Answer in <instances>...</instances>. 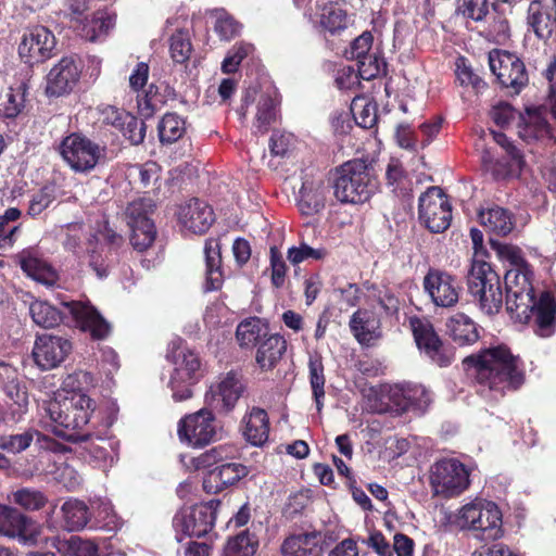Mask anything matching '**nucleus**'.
<instances>
[{
  "instance_id": "f257e3e1",
  "label": "nucleus",
  "mask_w": 556,
  "mask_h": 556,
  "mask_svg": "<svg viewBox=\"0 0 556 556\" xmlns=\"http://www.w3.org/2000/svg\"><path fill=\"white\" fill-rule=\"evenodd\" d=\"M498 255L510 263L506 270V309L510 317L526 324L534 316L536 333L547 338L555 331L556 302L549 292H543L539 301L531 283L532 271L525 263L521 250L509 244H498Z\"/></svg>"
},
{
  "instance_id": "f03ea898",
  "label": "nucleus",
  "mask_w": 556,
  "mask_h": 556,
  "mask_svg": "<svg viewBox=\"0 0 556 556\" xmlns=\"http://www.w3.org/2000/svg\"><path fill=\"white\" fill-rule=\"evenodd\" d=\"M39 425L43 430L72 442L90 440L93 433L84 430L96 414V402L86 393L54 392L42 404Z\"/></svg>"
},
{
  "instance_id": "7ed1b4c3",
  "label": "nucleus",
  "mask_w": 556,
  "mask_h": 556,
  "mask_svg": "<svg viewBox=\"0 0 556 556\" xmlns=\"http://www.w3.org/2000/svg\"><path fill=\"white\" fill-rule=\"evenodd\" d=\"M481 388L502 396L507 390H516L525 382L522 362L508 346L498 344L480 351L464 359Z\"/></svg>"
},
{
  "instance_id": "20e7f679",
  "label": "nucleus",
  "mask_w": 556,
  "mask_h": 556,
  "mask_svg": "<svg viewBox=\"0 0 556 556\" xmlns=\"http://www.w3.org/2000/svg\"><path fill=\"white\" fill-rule=\"evenodd\" d=\"M237 453L233 445L215 446L193 458L195 469L211 468L203 479L206 493L217 494L244 478L249 470L240 463L228 462Z\"/></svg>"
},
{
  "instance_id": "39448f33",
  "label": "nucleus",
  "mask_w": 556,
  "mask_h": 556,
  "mask_svg": "<svg viewBox=\"0 0 556 556\" xmlns=\"http://www.w3.org/2000/svg\"><path fill=\"white\" fill-rule=\"evenodd\" d=\"M375 191L376 181L366 161L352 160L337 168L333 194L341 203H365Z\"/></svg>"
},
{
  "instance_id": "423d86ee",
  "label": "nucleus",
  "mask_w": 556,
  "mask_h": 556,
  "mask_svg": "<svg viewBox=\"0 0 556 556\" xmlns=\"http://www.w3.org/2000/svg\"><path fill=\"white\" fill-rule=\"evenodd\" d=\"M455 523L484 541H495L504 534L502 511L494 502L486 500L477 498L463 505L457 510Z\"/></svg>"
},
{
  "instance_id": "0eeeda50",
  "label": "nucleus",
  "mask_w": 556,
  "mask_h": 556,
  "mask_svg": "<svg viewBox=\"0 0 556 556\" xmlns=\"http://www.w3.org/2000/svg\"><path fill=\"white\" fill-rule=\"evenodd\" d=\"M168 359L173 365L168 387L173 392V399L177 402L192 396L194 386L204 375V369L199 355L181 344L173 345L168 353Z\"/></svg>"
},
{
  "instance_id": "6e6552de",
  "label": "nucleus",
  "mask_w": 556,
  "mask_h": 556,
  "mask_svg": "<svg viewBox=\"0 0 556 556\" xmlns=\"http://www.w3.org/2000/svg\"><path fill=\"white\" fill-rule=\"evenodd\" d=\"M470 293L478 299L482 312L494 315L503 305V292L500 276L491 265L482 260L472 261L468 276Z\"/></svg>"
},
{
  "instance_id": "1a4fd4ad",
  "label": "nucleus",
  "mask_w": 556,
  "mask_h": 556,
  "mask_svg": "<svg viewBox=\"0 0 556 556\" xmlns=\"http://www.w3.org/2000/svg\"><path fill=\"white\" fill-rule=\"evenodd\" d=\"M430 484L435 495L458 496L470 485V470L456 458L440 459L431 466Z\"/></svg>"
},
{
  "instance_id": "9d476101",
  "label": "nucleus",
  "mask_w": 556,
  "mask_h": 556,
  "mask_svg": "<svg viewBox=\"0 0 556 556\" xmlns=\"http://www.w3.org/2000/svg\"><path fill=\"white\" fill-rule=\"evenodd\" d=\"M154 211L151 199H137L131 201L125 211V217L130 228V243L139 252L151 248L156 239V227L150 215Z\"/></svg>"
},
{
  "instance_id": "9b49d317",
  "label": "nucleus",
  "mask_w": 556,
  "mask_h": 556,
  "mask_svg": "<svg viewBox=\"0 0 556 556\" xmlns=\"http://www.w3.org/2000/svg\"><path fill=\"white\" fill-rule=\"evenodd\" d=\"M105 147L85 136L71 134L61 143V155L72 169L86 173L105 159Z\"/></svg>"
},
{
  "instance_id": "f8f14e48",
  "label": "nucleus",
  "mask_w": 556,
  "mask_h": 556,
  "mask_svg": "<svg viewBox=\"0 0 556 556\" xmlns=\"http://www.w3.org/2000/svg\"><path fill=\"white\" fill-rule=\"evenodd\" d=\"M218 505L219 502L211 501L180 509L173 520L178 541L182 540L180 535L200 538L207 534L214 526Z\"/></svg>"
},
{
  "instance_id": "ddd939ff",
  "label": "nucleus",
  "mask_w": 556,
  "mask_h": 556,
  "mask_svg": "<svg viewBox=\"0 0 556 556\" xmlns=\"http://www.w3.org/2000/svg\"><path fill=\"white\" fill-rule=\"evenodd\" d=\"M420 222L434 233L446 230L452 220V210L447 197L439 187H429L419 198Z\"/></svg>"
},
{
  "instance_id": "4468645a",
  "label": "nucleus",
  "mask_w": 556,
  "mask_h": 556,
  "mask_svg": "<svg viewBox=\"0 0 556 556\" xmlns=\"http://www.w3.org/2000/svg\"><path fill=\"white\" fill-rule=\"evenodd\" d=\"M422 287L431 303L441 308L454 307L462 292V286L455 276L435 268L428 270Z\"/></svg>"
},
{
  "instance_id": "2eb2a0df",
  "label": "nucleus",
  "mask_w": 556,
  "mask_h": 556,
  "mask_svg": "<svg viewBox=\"0 0 556 556\" xmlns=\"http://www.w3.org/2000/svg\"><path fill=\"white\" fill-rule=\"evenodd\" d=\"M0 534L30 546L40 541V527L17 509L0 505Z\"/></svg>"
},
{
  "instance_id": "dca6fc26",
  "label": "nucleus",
  "mask_w": 556,
  "mask_h": 556,
  "mask_svg": "<svg viewBox=\"0 0 556 556\" xmlns=\"http://www.w3.org/2000/svg\"><path fill=\"white\" fill-rule=\"evenodd\" d=\"M214 415L203 408L182 418L178 426L180 441L193 447L207 445L215 437Z\"/></svg>"
},
{
  "instance_id": "f3484780",
  "label": "nucleus",
  "mask_w": 556,
  "mask_h": 556,
  "mask_svg": "<svg viewBox=\"0 0 556 556\" xmlns=\"http://www.w3.org/2000/svg\"><path fill=\"white\" fill-rule=\"evenodd\" d=\"M489 64L500 84L519 90L528 83L525 64L515 54L494 50L489 53Z\"/></svg>"
},
{
  "instance_id": "a211bd4d",
  "label": "nucleus",
  "mask_w": 556,
  "mask_h": 556,
  "mask_svg": "<svg viewBox=\"0 0 556 556\" xmlns=\"http://www.w3.org/2000/svg\"><path fill=\"white\" fill-rule=\"evenodd\" d=\"M55 47V37L47 27L35 26L27 29L18 46V54L29 65L50 59Z\"/></svg>"
},
{
  "instance_id": "6ab92c4d",
  "label": "nucleus",
  "mask_w": 556,
  "mask_h": 556,
  "mask_svg": "<svg viewBox=\"0 0 556 556\" xmlns=\"http://www.w3.org/2000/svg\"><path fill=\"white\" fill-rule=\"evenodd\" d=\"M243 392V384L235 371H229L212 383L205 393V404L218 413L233 409Z\"/></svg>"
},
{
  "instance_id": "aec40b11",
  "label": "nucleus",
  "mask_w": 556,
  "mask_h": 556,
  "mask_svg": "<svg viewBox=\"0 0 556 556\" xmlns=\"http://www.w3.org/2000/svg\"><path fill=\"white\" fill-rule=\"evenodd\" d=\"M410 327L418 349L426 356L441 367L452 363V356L445 352L430 321L415 317L410 319Z\"/></svg>"
},
{
  "instance_id": "412c9836",
  "label": "nucleus",
  "mask_w": 556,
  "mask_h": 556,
  "mask_svg": "<svg viewBox=\"0 0 556 556\" xmlns=\"http://www.w3.org/2000/svg\"><path fill=\"white\" fill-rule=\"evenodd\" d=\"M72 351L71 342L62 337L42 334L36 339L33 355L36 364L45 370L58 367Z\"/></svg>"
},
{
  "instance_id": "4be33fe9",
  "label": "nucleus",
  "mask_w": 556,
  "mask_h": 556,
  "mask_svg": "<svg viewBox=\"0 0 556 556\" xmlns=\"http://www.w3.org/2000/svg\"><path fill=\"white\" fill-rule=\"evenodd\" d=\"M177 219L185 231L201 235L208 230L215 217L212 207L199 199H190L179 205Z\"/></svg>"
},
{
  "instance_id": "5701e85b",
  "label": "nucleus",
  "mask_w": 556,
  "mask_h": 556,
  "mask_svg": "<svg viewBox=\"0 0 556 556\" xmlns=\"http://www.w3.org/2000/svg\"><path fill=\"white\" fill-rule=\"evenodd\" d=\"M76 325L94 339H104L110 333L109 323L89 302L72 301L63 303Z\"/></svg>"
},
{
  "instance_id": "b1692460",
  "label": "nucleus",
  "mask_w": 556,
  "mask_h": 556,
  "mask_svg": "<svg viewBox=\"0 0 556 556\" xmlns=\"http://www.w3.org/2000/svg\"><path fill=\"white\" fill-rule=\"evenodd\" d=\"M79 76V65L73 58L61 59L47 75V94L60 97L71 92Z\"/></svg>"
},
{
  "instance_id": "393cba45",
  "label": "nucleus",
  "mask_w": 556,
  "mask_h": 556,
  "mask_svg": "<svg viewBox=\"0 0 556 556\" xmlns=\"http://www.w3.org/2000/svg\"><path fill=\"white\" fill-rule=\"evenodd\" d=\"M35 435L37 437L36 443L40 448L54 453L62 451V446L53 439L33 429H29L23 433L1 435L0 448L8 453H21L31 444Z\"/></svg>"
},
{
  "instance_id": "a878e982",
  "label": "nucleus",
  "mask_w": 556,
  "mask_h": 556,
  "mask_svg": "<svg viewBox=\"0 0 556 556\" xmlns=\"http://www.w3.org/2000/svg\"><path fill=\"white\" fill-rule=\"evenodd\" d=\"M242 435L254 446H262L269 437V419L267 413L260 407H252L241 420Z\"/></svg>"
},
{
  "instance_id": "bb28decb",
  "label": "nucleus",
  "mask_w": 556,
  "mask_h": 556,
  "mask_svg": "<svg viewBox=\"0 0 556 556\" xmlns=\"http://www.w3.org/2000/svg\"><path fill=\"white\" fill-rule=\"evenodd\" d=\"M350 329L362 345H371L380 338V320L368 309L356 311L350 319Z\"/></svg>"
},
{
  "instance_id": "cd10ccee",
  "label": "nucleus",
  "mask_w": 556,
  "mask_h": 556,
  "mask_svg": "<svg viewBox=\"0 0 556 556\" xmlns=\"http://www.w3.org/2000/svg\"><path fill=\"white\" fill-rule=\"evenodd\" d=\"M220 241L217 238H208L204 244L205 256V291H216L222 288L224 277L220 269L222 253Z\"/></svg>"
},
{
  "instance_id": "c85d7f7f",
  "label": "nucleus",
  "mask_w": 556,
  "mask_h": 556,
  "mask_svg": "<svg viewBox=\"0 0 556 556\" xmlns=\"http://www.w3.org/2000/svg\"><path fill=\"white\" fill-rule=\"evenodd\" d=\"M478 218L481 226H483L491 236L504 237L510 233L515 228V220L511 213L497 205L480 210Z\"/></svg>"
},
{
  "instance_id": "c756f323",
  "label": "nucleus",
  "mask_w": 556,
  "mask_h": 556,
  "mask_svg": "<svg viewBox=\"0 0 556 556\" xmlns=\"http://www.w3.org/2000/svg\"><path fill=\"white\" fill-rule=\"evenodd\" d=\"M16 257L23 271L34 280L47 286L56 281V271L33 251L24 250Z\"/></svg>"
},
{
  "instance_id": "7c9ffc66",
  "label": "nucleus",
  "mask_w": 556,
  "mask_h": 556,
  "mask_svg": "<svg viewBox=\"0 0 556 556\" xmlns=\"http://www.w3.org/2000/svg\"><path fill=\"white\" fill-rule=\"evenodd\" d=\"M281 552L283 556H320L323 548L316 532L292 535L285 540Z\"/></svg>"
},
{
  "instance_id": "2f4dec72",
  "label": "nucleus",
  "mask_w": 556,
  "mask_h": 556,
  "mask_svg": "<svg viewBox=\"0 0 556 556\" xmlns=\"http://www.w3.org/2000/svg\"><path fill=\"white\" fill-rule=\"evenodd\" d=\"M326 190L321 180L305 181L299 192L298 206L303 215L318 213L325 206Z\"/></svg>"
},
{
  "instance_id": "473e14b6",
  "label": "nucleus",
  "mask_w": 556,
  "mask_h": 556,
  "mask_svg": "<svg viewBox=\"0 0 556 556\" xmlns=\"http://www.w3.org/2000/svg\"><path fill=\"white\" fill-rule=\"evenodd\" d=\"M0 384L14 404L20 408H26L28 405V394L25 387L21 386L17 372L7 361L0 358Z\"/></svg>"
},
{
  "instance_id": "72a5a7b5",
  "label": "nucleus",
  "mask_w": 556,
  "mask_h": 556,
  "mask_svg": "<svg viewBox=\"0 0 556 556\" xmlns=\"http://www.w3.org/2000/svg\"><path fill=\"white\" fill-rule=\"evenodd\" d=\"M27 84L17 79L5 91L0 93V114L8 118L17 116L25 105Z\"/></svg>"
},
{
  "instance_id": "f704fd0d",
  "label": "nucleus",
  "mask_w": 556,
  "mask_h": 556,
  "mask_svg": "<svg viewBox=\"0 0 556 556\" xmlns=\"http://www.w3.org/2000/svg\"><path fill=\"white\" fill-rule=\"evenodd\" d=\"M286 340L278 334H269L264 339L256 352V363L263 370H269L276 366L286 352Z\"/></svg>"
},
{
  "instance_id": "c9c22d12",
  "label": "nucleus",
  "mask_w": 556,
  "mask_h": 556,
  "mask_svg": "<svg viewBox=\"0 0 556 556\" xmlns=\"http://www.w3.org/2000/svg\"><path fill=\"white\" fill-rule=\"evenodd\" d=\"M115 25V15L108 12H97L89 21H85L80 25H73L79 36L89 41H96L105 36Z\"/></svg>"
},
{
  "instance_id": "e433bc0d",
  "label": "nucleus",
  "mask_w": 556,
  "mask_h": 556,
  "mask_svg": "<svg viewBox=\"0 0 556 556\" xmlns=\"http://www.w3.org/2000/svg\"><path fill=\"white\" fill-rule=\"evenodd\" d=\"M268 336L267 324L258 317L242 320L236 331L237 340L242 348H253Z\"/></svg>"
},
{
  "instance_id": "4c0bfd02",
  "label": "nucleus",
  "mask_w": 556,
  "mask_h": 556,
  "mask_svg": "<svg viewBox=\"0 0 556 556\" xmlns=\"http://www.w3.org/2000/svg\"><path fill=\"white\" fill-rule=\"evenodd\" d=\"M446 328L452 340L459 345H467L478 340L475 323L465 314L457 313L447 319Z\"/></svg>"
},
{
  "instance_id": "58836bf2",
  "label": "nucleus",
  "mask_w": 556,
  "mask_h": 556,
  "mask_svg": "<svg viewBox=\"0 0 556 556\" xmlns=\"http://www.w3.org/2000/svg\"><path fill=\"white\" fill-rule=\"evenodd\" d=\"M518 128L519 137L527 142L554 138L546 119L540 113H529L527 119L521 117Z\"/></svg>"
},
{
  "instance_id": "ea45409f",
  "label": "nucleus",
  "mask_w": 556,
  "mask_h": 556,
  "mask_svg": "<svg viewBox=\"0 0 556 556\" xmlns=\"http://www.w3.org/2000/svg\"><path fill=\"white\" fill-rule=\"evenodd\" d=\"M528 24L534 34L541 39H548L556 30L555 14L532 3L528 10Z\"/></svg>"
},
{
  "instance_id": "a19ab883",
  "label": "nucleus",
  "mask_w": 556,
  "mask_h": 556,
  "mask_svg": "<svg viewBox=\"0 0 556 556\" xmlns=\"http://www.w3.org/2000/svg\"><path fill=\"white\" fill-rule=\"evenodd\" d=\"M481 34L490 41L505 42L509 37V24L506 16L492 7L484 21L479 22Z\"/></svg>"
},
{
  "instance_id": "79ce46f5",
  "label": "nucleus",
  "mask_w": 556,
  "mask_h": 556,
  "mask_svg": "<svg viewBox=\"0 0 556 556\" xmlns=\"http://www.w3.org/2000/svg\"><path fill=\"white\" fill-rule=\"evenodd\" d=\"M278 102L271 94H262L256 104V113L253 122V130L255 134H265L268 131L273 123L276 122Z\"/></svg>"
},
{
  "instance_id": "37998d69",
  "label": "nucleus",
  "mask_w": 556,
  "mask_h": 556,
  "mask_svg": "<svg viewBox=\"0 0 556 556\" xmlns=\"http://www.w3.org/2000/svg\"><path fill=\"white\" fill-rule=\"evenodd\" d=\"M483 164L494 179L501 180L514 177L518 174L522 166V157L517 149H513L508 157L495 162L488 161L483 157Z\"/></svg>"
},
{
  "instance_id": "c03bdc74",
  "label": "nucleus",
  "mask_w": 556,
  "mask_h": 556,
  "mask_svg": "<svg viewBox=\"0 0 556 556\" xmlns=\"http://www.w3.org/2000/svg\"><path fill=\"white\" fill-rule=\"evenodd\" d=\"M65 527L70 531L81 530L89 520L87 505L76 498L67 500L61 507Z\"/></svg>"
},
{
  "instance_id": "a18cd8bd",
  "label": "nucleus",
  "mask_w": 556,
  "mask_h": 556,
  "mask_svg": "<svg viewBox=\"0 0 556 556\" xmlns=\"http://www.w3.org/2000/svg\"><path fill=\"white\" fill-rule=\"evenodd\" d=\"M349 24L346 12L336 3L325 4L319 13V25L330 34H338Z\"/></svg>"
},
{
  "instance_id": "49530a36",
  "label": "nucleus",
  "mask_w": 556,
  "mask_h": 556,
  "mask_svg": "<svg viewBox=\"0 0 556 556\" xmlns=\"http://www.w3.org/2000/svg\"><path fill=\"white\" fill-rule=\"evenodd\" d=\"M157 131L162 143H174L186 132V122L176 113H167L160 121Z\"/></svg>"
},
{
  "instance_id": "de8ad7c7",
  "label": "nucleus",
  "mask_w": 556,
  "mask_h": 556,
  "mask_svg": "<svg viewBox=\"0 0 556 556\" xmlns=\"http://www.w3.org/2000/svg\"><path fill=\"white\" fill-rule=\"evenodd\" d=\"M29 312L34 323L42 328H52L62 321V313L47 301H34Z\"/></svg>"
},
{
  "instance_id": "09e8293b",
  "label": "nucleus",
  "mask_w": 556,
  "mask_h": 556,
  "mask_svg": "<svg viewBox=\"0 0 556 556\" xmlns=\"http://www.w3.org/2000/svg\"><path fill=\"white\" fill-rule=\"evenodd\" d=\"M10 501L25 510H39L48 503L46 494L31 488L18 489L10 495Z\"/></svg>"
},
{
  "instance_id": "8fccbe9b",
  "label": "nucleus",
  "mask_w": 556,
  "mask_h": 556,
  "mask_svg": "<svg viewBox=\"0 0 556 556\" xmlns=\"http://www.w3.org/2000/svg\"><path fill=\"white\" fill-rule=\"evenodd\" d=\"M256 538L248 531H242L228 540L224 556H253L257 548Z\"/></svg>"
},
{
  "instance_id": "3c124183",
  "label": "nucleus",
  "mask_w": 556,
  "mask_h": 556,
  "mask_svg": "<svg viewBox=\"0 0 556 556\" xmlns=\"http://www.w3.org/2000/svg\"><path fill=\"white\" fill-rule=\"evenodd\" d=\"M54 469L47 470L53 479L67 491H75L81 483V477L77 470L65 462L53 460Z\"/></svg>"
},
{
  "instance_id": "603ef678",
  "label": "nucleus",
  "mask_w": 556,
  "mask_h": 556,
  "mask_svg": "<svg viewBox=\"0 0 556 556\" xmlns=\"http://www.w3.org/2000/svg\"><path fill=\"white\" fill-rule=\"evenodd\" d=\"M356 123L363 128H371L377 121L376 105L365 98H355L351 105Z\"/></svg>"
},
{
  "instance_id": "864d4df0",
  "label": "nucleus",
  "mask_w": 556,
  "mask_h": 556,
  "mask_svg": "<svg viewBox=\"0 0 556 556\" xmlns=\"http://www.w3.org/2000/svg\"><path fill=\"white\" fill-rule=\"evenodd\" d=\"M94 504L96 518L102 528L108 531H116L122 527V520L114 511L110 501L99 500Z\"/></svg>"
},
{
  "instance_id": "5fc2aeb1",
  "label": "nucleus",
  "mask_w": 556,
  "mask_h": 556,
  "mask_svg": "<svg viewBox=\"0 0 556 556\" xmlns=\"http://www.w3.org/2000/svg\"><path fill=\"white\" fill-rule=\"evenodd\" d=\"M493 4L489 0H459L458 12L476 23L484 21Z\"/></svg>"
},
{
  "instance_id": "6e6d98bb",
  "label": "nucleus",
  "mask_w": 556,
  "mask_h": 556,
  "mask_svg": "<svg viewBox=\"0 0 556 556\" xmlns=\"http://www.w3.org/2000/svg\"><path fill=\"white\" fill-rule=\"evenodd\" d=\"M309 381L313 390V395L316 402L317 410H320L323 407L321 399L325 395L324 386H325V377H324V366L320 359L311 358L309 359Z\"/></svg>"
},
{
  "instance_id": "4d7b16f0",
  "label": "nucleus",
  "mask_w": 556,
  "mask_h": 556,
  "mask_svg": "<svg viewBox=\"0 0 556 556\" xmlns=\"http://www.w3.org/2000/svg\"><path fill=\"white\" fill-rule=\"evenodd\" d=\"M253 46L250 43L241 42L236 45L226 55L222 62V72L224 74L235 73L241 62L253 52Z\"/></svg>"
},
{
  "instance_id": "13d9d810",
  "label": "nucleus",
  "mask_w": 556,
  "mask_h": 556,
  "mask_svg": "<svg viewBox=\"0 0 556 556\" xmlns=\"http://www.w3.org/2000/svg\"><path fill=\"white\" fill-rule=\"evenodd\" d=\"M169 50L175 62L185 63L188 61L192 52L189 35L181 30L174 34L170 38Z\"/></svg>"
},
{
  "instance_id": "bf43d9fd",
  "label": "nucleus",
  "mask_w": 556,
  "mask_h": 556,
  "mask_svg": "<svg viewBox=\"0 0 556 556\" xmlns=\"http://www.w3.org/2000/svg\"><path fill=\"white\" fill-rule=\"evenodd\" d=\"M214 30L222 40H230L240 31V25L225 11H216Z\"/></svg>"
},
{
  "instance_id": "052dcab7",
  "label": "nucleus",
  "mask_w": 556,
  "mask_h": 556,
  "mask_svg": "<svg viewBox=\"0 0 556 556\" xmlns=\"http://www.w3.org/2000/svg\"><path fill=\"white\" fill-rule=\"evenodd\" d=\"M327 255L324 248H312L306 243H301L299 247H291L288 249L287 257L293 265H298L306 260H323Z\"/></svg>"
},
{
  "instance_id": "680f3d73",
  "label": "nucleus",
  "mask_w": 556,
  "mask_h": 556,
  "mask_svg": "<svg viewBox=\"0 0 556 556\" xmlns=\"http://www.w3.org/2000/svg\"><path fill=\"white\" fill-rule=\"evenodd\" d=\"M91 381L92 378L89 372L84 370L75 371L64 378L61 389L56 392H64L68 396L74 393H85L83 391L84 387L91 383Z\"/></svg>"
},
{
  "instance_id": "e2e57ef3",
  "label": "nucleus",
  "mask_w": 556,
  "mask_h": 556,
  "mask_svg": "<svg viewBox=\"0 0 556 556\" xmlns=\"http://www.w3.org/2000/svg\"><path fill=\"white\" fill-rule=\"evenodd\" d=\"M357 62V72L362 79L370 80L377 77L383 67V62L375 54L370 53L365 55L358 60Z\"/></svg>"
},
{
  "instance_id": "0e129e2a",
  "label": "nucleus",
  "mask_w": 556,
  "mask_h": 556,
  "mask_svg": "<svg viewBox=\"0 0 556 556\" xmlns=\"http://www.w3.org/2000/svg\"><path fill=\"white\" fill-rule=\"evenodd\" d=\"M124 129L122 131L125 138H127L131 144H139L143 141L146 136L144 123L134 115L125 116Z\"/></svg>"
},
{
  "instance_id": "69168bd1",
  "label": "nucleus",
  "mask_w": 556,
  "mask_h": 556,
  "mask_svg": "<svg viewBox=\"0 0 556 556\" xmlns=\"http://www.w3.org/2000/svg\"><path fill=\"white\" fill-rule=\"evenodd\" d=\"M409 409L424 412L430 403L428 390L419 384L407 383Z\"/></svg>"
},
{
  "instance_id": "338daca9",
  "label": "nucleus",
  "mask_w": 556,
  "mask_h": 556,
  "mask_svg": "<svg viewBox=\"0 0 556 556\" xmlns=\"http://www.w3.org/2000/svg\"><path fill=\"white\" fill-rule=\"evenodd\" d=\"M456 76L460 85L471 86L477 90L485 85L484 81L466 64L465 59L463 58L457 60Z\"/></svg>"
},
{
  "instance_id": "774afa93",
  "label": "nucleus",
  "mask_w": 556,
  "mask_h": 556,
  "mask_svg": "<svg viewBox=\"0 0 556 556\" xmlns=\"http://www.w3.org/2000/svg\"><path fill=\"white\" fill-rule=\"evenodd\" d=\"M68 556H98V547L90 541L72 536L67 542Z\"/></svg>"
}]
</instances>
